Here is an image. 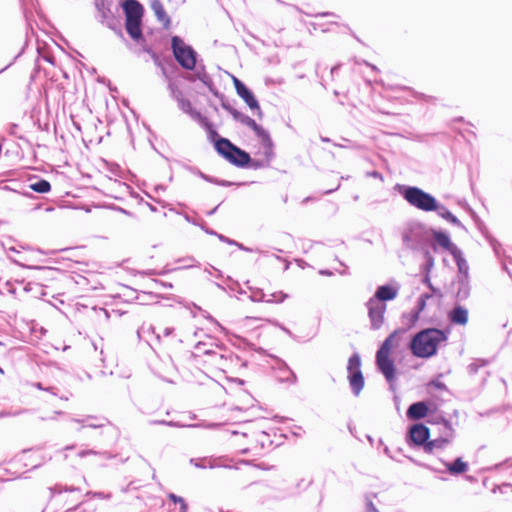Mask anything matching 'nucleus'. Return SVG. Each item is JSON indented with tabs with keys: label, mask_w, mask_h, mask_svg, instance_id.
Returning <instances> with one entry per match:
<instances>
[{
	"label": "nucleus",
	"mask_w": 512,
	"mask_h": 512,
	"mask_svg": "<svg viewBox=\"0 0 512 512\" xmlns=\"http://www.w3.org/2000/svg\"><path fill=\"white\" fill-rule=\"evenodd\" d=\"M446 340L447 334L443 330L428 328L415 334L409 347L414 356L429 358L437 353L439 345Z\"/></svg>",
	"instance_id": "f257e3e1"
},
{
	"label": "nucleus",
	"mask_w": 512,
	"mask_h": 512,
	"mask_svg": "<svg viewBox=\"0 0 512 512\" xmlns=\"http://www.w3.org/2000/svg\"><path fill=\"white\" fill-rule=\"evenodd\" d=\"M404 333V329L395 330L385 339L376 353L377 367L388 381L393 380L395 377V366L393 360L390 358V354L392 350L399 345Z\"/></svg>",
	"instance_id": "f03ea898"
},
{
	"label": "nucleus",
	"mask_w": 512,
	"mask_h": 512,
	"mask_svg": "<svg viewBox=\"0 0 512 512\" xmlns=\"http://www.w3.org/2000/svg\"><path fill=\"white\" fill-rule=\"evenodd\" d=\"M125 15V29L128 35L135 42L139 43L144 40L142 32V18L144 8L137 0H125L122 3Z\"/></svg>",
	"instance_id": "7ed1b4c3"
},
{
	"label": "nucleus",
	"mask_w": 512,
	"mask_h": 512,
	"mask_svg": "<svg viewBox=\"0 0 512 512\" xmlns=\"http://www.w3.org/2000/svg\"><path fill=\"white\" fill-rule=\"evenodd\" d=\"M215 148L220 155L236 166H247L251 160L247 152L232 144L228 139L217 140Z\"/></svg>",
	"instance_id": "20e7f679"
},
{
	"label": "nucleus",
	"mask_w": 512,
	"mask_h": 512,
	"mask_svg": "<svg viewBox=\"0 0 512 512\" xmlns=\"http://www.w3.org/2000/svg\"><path fill=\"white\" fill-rule=\"evenodd\" d=\"M404 199L412 206L423 211H434L437 203L433 196L417 187H407L403 192Z\"/></svg>",
	"instance_id": "39448f33"
},
{
	"label": "nucleus",
	"mask_w": 512,
	"mask_h": 512,
	"mask_svg": "<svg viewBox=\"0 0 512 512\" xmlns=\"http://www.w3.org/2000/svg\"><path fill=\"white\" fill-rule=\"evenodd\" d=\"M172 49L175 59L184 69L193 70L195 68V51L178 36L172 37Z\"/></svg>",
	"instance_id": "423d86ee"
},
{
	"label": "nucleus",
	"mask_w": 512,
	"mask_h": 512,
	"mask_svg": "<svg viewBox=\"0 0 512 512\" xmlns=\"http://www.w3.org/2000/svg\"><path fill=\"white\" fill-rule=\"evenodd\" d=\"M348 381L355 395H359L364 387V376L361 372V358L353 354L347 364Z\"/></svg>",
	"instance_id": "0eeeda50"
},
{
	"label": "nucleus",
	"mask_w": 512,
	"mask_h": 512,
	"mask_svg": "<svg viewBox=\"0 0 512 512\" xmlns=\"http://www.w3.org/2000/svg\"><path fill=\"white\" fill-rule=\"evenodd\" d=\"M410 438L416 445L426 444V450L432 451L435 446L434 441L427 442L429 438V429L423 424H415L410 428Z\"/></svg>",
	"instance_id": "6e6552de"
},
{
	"label": "nucleus",
	"mask_w": 512,
	"mask_h": 512,
	"mask_svg": "<svg viewBox=\"0 0 512 512\" xmlns=\"http://www.w3.org/2000/svg\"><path fill=\"white\" fill-rule=\"evenodd\" d=\"M257 474L258 471L254 466L244 463L242 467L235 469L233 477L243 484L251 485L256 482Z\"/></svg>",
	"instance_id": "1a4fd4ad"
},
{
	"label": "nucleus",
	"mask_w": 512,
	"mask_h": 512,
	"mask_svg": "<svg viewBox=\"0 0 512 512\" xmlns=\"http://www.w3.org/2000/svg\"><path fill=\"white\" fill-rule=\"evenodd\" d=\"M236 119H238L242 124L251 128L255 134L261 138V140L266 143L269 147L271 146V140L267 131H265L261 126H259L254 119L249 116L240 115L239 113L233 114Z\"/></svg>",
	"instance_id": "9d476101"
},
{
	"label": "nucleus",
	"mask_w": 512,
	"mask_h": 512,
	"mask_svg": "<svg viewBox=\"0 0 512 512\" xmlns=\"http://www.w3.org/2000/svg\"><path fill=\"white\" fill-rule=\"evenodd\" d=\"M368 308L369 317L371 318L373 325L378 328L383 321L385 306L375 299H370L368 302Z\"/></svg>",
	"instance_id": "9b49d317"
},
{
	"label": "nucleus",
	"mask_w": 512,
	"mask_h": 512,
	"mask_svg": "<svg viewBox=\"0 0 512 512\" xmlns=\"http://www.w3.org/2000/svg\"><path fill=\"white\" fill-rule=\"evenodd\" d=\"M149 3L157 20L163 25L165 29H168L171 25V20L169 15L166 13L162 2L160 0H149Z\"/></svg>",
	"instance_id": "f8f14e48"
},
{
	"label": "nucleus",
	"mask_w": 512,
	"mask_h": 512,
	"mask_svg": "<svg viewBox=\"0 0 512 512\" xmlns=\"http://www.w3.org/2000/svg\"><path fill=\"white\" fill-rule=\"evenodd\" d=\"M428 414V406L424 402H416L410 405L407 410V417L411 420H419Z\"/></svg>",
	"instance_id": "ddd939ff"
},
{
	"label": "nucleus",
	"mask_w": 512,
	"mask_h": 512,
	"mask_svg": "<svg viewBox=\"0 0 512 512\" xmlns=\"http://www.w3.org/2000/svg\"><path fill=\"white\" fill-rule=\"evenodd\" d=\"M449 320L457 325H465L468 322V311L462 306L454 307L449 313Z\"/></svg>",
	"instance_id": "4468645a"
},
{
	"label": "nucleus",
	"mask_w": 512,
	"mask_h": 512,
	"mask_svg": "<svg viewBox=\"0 0 512 512\" xmlns=\"http://www.w3.org/2000/svg\"><path fill=\"white\" fill-rule=\"evenodd\" d=\"M237 94L245 101V103L251 109H256L258 111L259 116L262 115L258 101L255 99L253 93L246 86L243 89H241Z\"/></svg>",
	"instance_id": "2eb2a0df"
},
{
	"label": "nucleus",
	"mask_w": 512,
	"mask_h": 512,
	"mask_svg": "<svg viewBox=\"0 0 512 512\" xmlns=\"http://www.w3.org/2000/svg\"><path fill=\"white\" fill-rule=\"evenodd\" d=\"M445 467L452 475L463 474L468 470V464L464 462L462 458H457L451 463H446Z\"/></svg>",
	"instance_id": "dca6fc26"
},
{
	"label": "nucleus",
	"mask_w": 512,
	"mask_h": 512,
	"mask_svg": "<svg viewBox=\"0 0 512 512\" xmlns=\"http://www.w3.org/2000/svg\"><path fill=\"white\" fill-rule=\"evenodd\" d=\"M396 295H397L396 290L394 288H392L390 286H386V285L380 286L375 293V297L378 302L392 300L396 297Z\"/></svg>",
	"instance_id": "f3484780"
},
{
	"label": "nucleus",
	"mask_w": 512,
	"mask_h": 512,
	"mask_svg": "<svg viewBox=\"0 0 512 512\" xmlns=\"http://www.w3.org/2000/svg\"><path fill=\"white\" fill-rule=\"evenodd\" d=\"M30 188L37 193H48L51 190V184L45 179H41L30 185Z\"/></svg>",
	"instance_id": "a211bd4d"
},
{
	"label": "nucleus",
	"mask_w": 512,
	"mask_h": 512,
	"mask_svg": "<svg viewBox=\"0 0 512 512\" xmlns=\"http://www.w3.org/2000/svg\"><path fill=\"white\" fill-rule=\"evenodd\" d=\"M435 241L443 248L449 250L452 246L450 238L443 232L434 233Z\"/></svg>",
	"instance_id": "6ab92c4d"
},
{
	"label": "nucleus",
	"mask_w": 512,
	"mask_h": 512,
	"mask_svg": "<svg viewBox=\"0 0 512 512\" xmlns=\"http://www.w3.org/2000/svg\"><path fill=\"white\" fill-rule=\"evenodd\" d=\"M168 498L175 504L179 505V512L187 511V504L182 497H179V496L171 493L168 495Z\"/></svg>",
	"instance_id": "aec40b11"
},
{
	"label": "nucleus",
	"mask_w": 512,
	"mask_h": 512,
	"mask_svg": "<svg viewBox=\"0 0 512 512\" xmlns=\"http://www.w3.org/2000/svg\"><path fill=\"white\" fill-rule=\"evenodd\" d=\"M429 298H430L429 294H423L420 296V298L418 299V302H417V312H416L415 318H418L419 314L425 309L426 302Z\"/></svg>",
	"instance_id": "412c9836"
},
{
	"label": "nucleus",
	"mask_w": 512,
	"mask_h": 512,
	"mask_svg": "<svg viewBox=\"0 0 512 512\" xmlns=\"http://www.w3.org/2000/svg\"><path fill=\"white\" fill-rule=\"evenodd\" d=\"M233 83L237 93L245 87V85L236 77H233Z\"/></svg>",
	"instance_id": "4be33fe9"
},
{
	"label": "nucleus",
	"mask_w": 512,
	"mask_h": 512,
	"mask_svg": "<svg viewBox=\"0 0 512 512\" xmlns=\"http://www.w3.org/2000/svg\"><path fill=\"white\" fill-rule=\"evenodd\" d=\"M367 512H377L374 504L372 503V501H368L367 502Z\"/></svg>",
	"instance_id": "5701e85b"
},
{
	"label": "nucleus",
	"mask_w": 512,
	"mask_h": 512,
	"mask_svg": "<svg viewBox=\"0 0 512 512\" xmlns=\"http://www.w3.org/2000/svg\"><path fill=\"white\" fill-rule=\"evenodd\" d=\"M444 217L447 218V219H450L452 221L456 220V218L450 212H447V214L444 215Z\"/></svg>",
	"instance_id": "b1692460"
},
{
	"label": "nucleus",
	"mask_w": 512,
	"mask_h": 512,
	"mask_svg": "<svg viewBox=\"0 0 512 512\" xmlns=\"http://www.w3.org/2000/svg\"><path fill=\"white\" fill-rule=\"evenodd\" d=\"M205 126H206L208 129H210V128H211V124H210V123H208V122H206V123H205Z\"/></svg>",
	"instance_id": "393cba45"
},
{
	"label": "nucleus",
	"mask_w": 512,
	"mask_h": 512,
	"mask_svg": "<svg viewBox=\"0 0 512 512\" xmlns=\"http://www.w3.org/2000/svg\"><path fill=\"white\" fill-rule=\"evenodd\" d=\"M426 282L429 284L430 288L433 289L428 278L426 279Z\"/></svg>",
	"instance_id": "a878e982"
}]
</instances>
